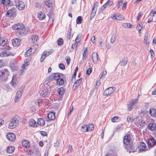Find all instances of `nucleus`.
<instances>
[{"label": "nucleus", "mask_w": 156, "mask_h": 156, "mask_svg": "<svg viewBox=\"0 0 156 156\" xmlns=\"http://www.w3.org/2000/svg\"><path fill=\"white\" fill-rule=\"evenodd\" d=\"M31 53V51L30 49H28L27 51H26L24 55L26 57H27L30 56Z\"/></svg>", "instance_id": "obj_39"}, {"label": "nucleus", "mask_w": 156, "mask_h": 156, "mask_svg": "<svg viewBox=\"0 0 156 156\" xmlns=\"http://www.w3.org/2000/svg\"><path fill=\"white\" fill-rule=\"evenodd\" d=\"M9 73L7 69H5L3 71H2L1 75L2 77L4 76L5 75L7 77L9 75Z\"/></svg>", "instance_id": "obj_30"}, {"label": "nucleus", "mask_w": 156, "mask_h": 156, "mask_svg": "<svg viewBox=\"0 0 156 156\" xmlns=\"http://www.w3.org/2000/svg\"><path fill=\"white\" fill-rule=\"evenodd\" d=\"M12 52L9 51H3L0 53V56L1 57H4L7 56H9L11 55Z\"/></svg>", "instance_id": "obj_19"}, {"label": "nucleus", "mask_w": 156, "mask_h": 156, "mask_svg": "<svg viewBox=\"0 0 156 156\" xmlns=\"http://www.w3.org/2000/svg\"><path fill=\"white\" fill-rule=\"evenodd\" d=\"M14 78V76H12V80L11 82H10V83H11V86L12 87H16V86L17 84L16 82L13 81Z\"/></svg>", "instance_id": "obj_38"}, {"label": "nucleus", "mask_w": 156, "mask_h": 156, "mask_svg": "<svg viewBox=\"0 0 156 156\" xmlns=\"http://www.w3.org/2000/svg\"><path fill=\"white\" fill-rule=\"evenodd\" d=\"M150 52L152 58H153V56H154V53L152 49H151L150 51Z\"/></svg>", "instance_id": "obj_63"}, {"label": "nucleus", "mask_w": 156, "mask_h": 156, "mask_svg": "<svg viewBox=\"0 0 156 156\" xmlns=\"http://www.w3.org/2000/svg\"><path fill=\"white\" fill-rule=\"evenodd\" d=\"M123 2V0H119V1L117 5V8H118L120 7L121 5L122 4Z\"/></svg>", "instance_id": "obj_46"}, {"label": "nucleus", "mask_w": 156, "mask_h": 156, "mask_svg": "<svg viewBox=\"0 0 156 156\" xmlns=\"http://www.w3.org/2000/svg\"><path fill=\"white\" fill-rule=\"evenodd\" d=\"M48 119L46 120L48 122L50 121L54 120L55 118V115L53 112H51L48 115Z\"/></svg>", "instance_id": "obj_14"}, {"label": "nucleus", "mask_w": 156, "mask_h": 156, "mask_svg": "<svg viewBox=\"0 0 156 156\" xmlns=\"http://www.w3.org/2000/svg\"><path fill=\"white\" fill-rule=\"evenodd\" d=\"M154 14H156V10L154 11L153 10H152L150 13V15L152 16H153Z\"/></svg>", "instance_id": "obj_56"}, {"label": "nucleus", "mask_w": 156, "mask_h": 156, "mask_svg": "<svg viewBox=\"0 0 156 156\" xmlns=\"http://www.w3.org/2000/svg\"><path fill=\"white\" fill-rule=\"evenodd\" d=\"M22 144L23 147H25L26 148H28L30 146V144L29 142L26 140H24L22 141Z\"/></svg>", "instance_id": "obj_17"}, {"label": "nucleus", "mask_w": 156, "mask_h": 156, "mask_svg": "<svg viewBox=\"0 0 156 156\" xmlns=\"http://www.w3.org/2000/svg\"><path fill=\"white\" fill-rule=\"evenodd\" d=\"M69 30H68V31L66 36L68 40H70L71 37L72 27L70 24L69 25Z\"/></svg>", "instance_id": "obj_27"}, {"label": "nucleus", "mask_w": 156, "mask_h": 156, "mask_svg": "<svg viewBox=\"0 0 156 156\" xmlns=\"http://www.w3.org/2000/svg\"><path fill=\"white\" fill-rule=\"evenodd\" d=\"M87 128L88 129V131H92L94 129V126L93 124H91L90 125H88V126H87Z\"/></svg>", "instance_id": "obj_36"}, {"label": "nucleus", "mask_w": 156, "mask_h": 156, "mask_svg": "<svg viewBox=\"0 0 156 156\" xmlns=\"http://www.w3.org/2000/svg\"><path fill=\"white\" fill-rule=\"evenodd\" d=\"M6 138L10 141H13L16 139V136L14 133L10 132L6 135Z\"/></svg>", "instance_id": "obj_11"}, {"label": "nucleus", "mask_w": 156, "mask_h": 156, "mask_svg": "<svg viewBox=\"0 0 156 156\" xmlns=\"http://www.w3.org/2000/svg\"><path fill=\"white\" fill-rule=\"evenodd\" d=\"M106 3L108 4V5L109 6L112 5L113 4V2L111 0H108Z\"/></svg>", "instance_id": "obj_54"}, {"label": "nucleus", "mask_w": 156, "mask_h": 156, "mask_svg": "<svg viewBox=\"0 0 156 156\" xmlns=\"http://www.w3.org/2000/svg\"><path fill=\"white\" fill-rule=\"evenodd\" d=\"M16 10L15 7H13L7 11L6 16L14 17L16 15Z\"/></svg>", "instance_id": "obj_4"}, {"label": "nucleus", "mask_w": 156, "mask_h": 156, "mask_svg": "<svg viewBox=\"0 0 156 156\" xmlns=\"http://www.w3.org/2000/svg\"><path fill=\"white\" fill-rule=\"evenodd\" d=\"M52 53V51H50L49 52H47L46 53L44 54V56L46 57L47 56L49 55L51 53Z\"/></svg>", "instance_id": "obj_62"}, {"label": "nucleus", "mask_w": 156, "mask_h": 156, "mask_svg": "<svg viewBox=\"0 0 156 156\" xmlns=\"http://www.w3.org/2000/svg\"><path fill=\"white\" fill-rule=\"evenodd\" d=\"M82 78H81L77 80H76L75 82V83H76L79 85H80L82 82Z\"/></svg>", "instance_id": "obj_49"}, {"label": "nucleus", "mask_w": 156, "mask_h": 156, "mask_svg": "<svg viewBox=\"0 0 156 156\" xmlns=\"http://www.w3.org/2000/svg\"><path fill=\"white\" fill-rule=\"evenodd\" d=\"M16 126L15 125L14 123H13L12 122H11L9 124V128L10 129H13L14 128H15Z\"/></svg>", "instance_id": "obj_37"}, {"label": "nucleus", "mask_w": 156, "mask_h": 156, "mask_svg": "<svg viewBox=\"0 0 156 156\" xmlns=\"http://www.w3.org/2000/svg\"><path fill=\"white\" fill-rule=\"evenodd\" d=\"M44 6L47 7L48 8H50L51 10L53 9V5L52 2L51 0H45L44 2Z\"/></svg>", "instance_id": "obj_8"}, {"label": "nucleus", "mask_w": 156, "mask_h": 156, "mask_svg": "<svg viewBox=\"0 0 156 156\" xmlns=\"http://www.w3.org/2000/svg\"><path fill=\"white\" fill-rule=\"evenodd\" d=\"M142 14L141 13V12H139L137 17V20L139 21L140 20V18L142 16Z\"/></svg>", "instance_id": "obj_59"}, {"label": "nucleus", "mask_w": 156, "mask_h": 156, "mask_svg": "<svg viewBox=\"0 0 156 156\" xmlns=\"http://www.w3.org/2000/svg\"><path fill=\"white\" fill-rule=\"evenodd\" d=\"M12 28L14 30H18L16 33L19 37L25 36L30 31L29 28H25V25L21 23L15 24L12 26Z\"/></svg>", "instance_id": "obj_1"}, {"label": "nucleus", "mask_w": 156, "mask_h": 156, "mask_svg": "<svg viewBox=\"0 0 156 156\" xmlns=\"http://www.w3.org/2000/svg\"><path fill=\"white\" fill-rule=\"evenodd\" d=\"M115 87H110L108 88L104 91L103 93L104 95L107 96L112 94L115 91Z\"/></svg>", "instance_id": "obj_6"}, {"label": "nucleus", "mask_w": 156, "mask_h": 156, "mask_svg": "<svg viewBox=\"0 0 156 156\" xmlns=\"http://www.w3.org/2000/svg\"><path fill=\"white\" fill-rule=\"evenodd\" d=\"M116 37L114 35H112V37L111 39V42L112 43H113L116 40Z\"/></svg>", "instance_id": "obj_50"}, {"label": "nucleus", "mask_w": 156, "mask_h": 156, "mask_svg": "<svg viewBox=\"0 0 156 156\" xmlns=\"http://www.w3.org/2000/svg\"><path fill=\"white\" fill-rule=\"evenodd\" d=\"M45 14L43 12H40L38 14V18L40 20H43L45 18Z\"/></svg>", "instance_id": "obj_20"}, {"label": "nucleus", "mask_w": 156, "mask_h": 156, "mask_svg": "<svg viewBox=\"0 0 156 156\" xmlns=\"http://www.w3.org/2000/svg\"><path fill=\"white\" fill-rule=\"evenodd\" d=\"M58 66L59 68L62 70H63L65 69V66L63 63L59 64Z\"/></svg>", "instance_id": "obj_48"}, {"label": "nucleus", "mask_w": 156, "mask_h": 156, "mask_svg": "<svg viewBox=\"0 0 156 156\" xmlns=\"http://www.w3.org/2000/svg\"><path fill=\"white\" fill-rule=\"evenodd\" d=\"M149 147L154 146L156 144V141L153 138H150L147 142Z\"/></svg>", "instance_id": "obj_12"}, {"label": "nucleus", "mask_w": 156, "mask_h": 156, "mask_svg": "<svg viewBox=\"0 0 156 156\" xmlns=\"http://www.w3.org/2000/svg\"><path fill=\"white\" fill-rule=\"evenodd\" d=\"M123 147L127 151L128 150H130L132 151L133 153L136 152L137 148L135 147L133 143H130L126 144L123 145Z\"/></svg>", "instance_id": "obj_3"}, {"label": "nucleus", "mask_w": 156, "mask_h": 156, "mask_svg": "<svg viewBox=\"0 0 156 156\" xmlns=\"http://www.w3.org/2000/svg\"><path fill=\"white\" fill-rule=\"evenodd\" d=\"M37 124L41 126H43L45 125V121L42 118H38L37 119Z\"/></svg>", "instance_id": "obj_18"}, {"label": "nucleus", "mask_w": 156, "mask_h": 156, "mask_svg": "<svg viewBox=\"0 0 156 156\" xmlns=\"http://www.w3.org/2000/svg\"><path fill=\"white\" fill-rule=\"evenodd\" d=\"M29 125L30 126L33 127H37V125L36 122L33 119H31L29 122Z\"/></svg>", "instance_id": "obj_22"}, {"label": "nucleus", "mask_w": 156, "mask_h": 156, "mask_svg": "<svg viewBox=\"0 0 156 156\" xmlns=\"http://www.w3.org/2000/svg\"><path fill=\"white\" fill-rule=\"evenodd\" d=\"M92 71V69L91 68H89L88 69H87L86 71V73L88 75H90Z\"/></svg>", "instance_id": "obj_53"}, {"label": "nucleus", "mask_w": 156, "mask_h": 156, "mask_svg": "<svg viewBox=\"0 0 156 156\" xmlns=\"http://www.w3.org/2000/svg\"><path fill=\"white\" fill-rule=\"evenodd\" d=\"M1 3L5 5H9L10 3V0H1Z\"/></svg>", "instance_id": "obj_33"}, {"label": "nucleus", "mask_w": 156, "mask_h": 156, "mask_svg": "<svg viewBox=\"0 0 156 156\" xmlns=\"http://www.w3.org/2000/svg\"><path fill=\"white\" fill-rule=\"evenodd\" d=\"M61 73H52L48 78L49 80L50 81H51L53 80H57V79L59 77L58 75H61Z\"/></svg>", "instance_id": "obj_9"}, {"label": "nucleus", "mask_w": 156, "mask_h": 156, "mask_svg": "<svg viewBox=\"0 0 156 156\" xmlns=\"http://www.w3.org/2000/svg\"><path fill=\"white\" fill-rule=\"evenodd\" d=\"M124 19V17L121 15H119L116 17V20H122Z\"/></svg>", "instance_id": "obj_47"}, {"label": "nucleus", "mask_w": 156, "mask_h": 156, "mask_svg": "<svg viewBox=\"0 0 156 156\" xmlns=\"http://www.w3.org/2000/svg\"><path fill=\"white\" fill-rule=\"evenodd\" d=\"M148 40V37L147 36L145 35L144 37V43H146L147 45V41Z\"/></svg>", "instance_id": "obj_60"}, {"label": "nucleus", "mask_w": 156, "mask_h": 156, "mask_svg": "<svg viewBox=\"0 0 156 156\" xmlns=\"http://www.w3.org/2000/svg\"><path fill=\"white\" fill-rule=\"evenodd\" d=\"M59 76L56 80V84L57 85L61 86L63 85L66 82L68 78L66 75L62 73L61 75H58Z\"/></svg>", "instance_id": "obj_2"}, {"label": "nucleus", "mask_w": 156, "mask_h": 156, "mask_svg": "<svg viewBox=\"0 0 156 156\" xmlns=\"http://www.w3.org/2000/svg\"><path fill=\"white\" fill-rule=\"evenodd\" d=\"M6 41H5V38L3 37L1 40H0V45L1 46H3L5 45V47L3 48V49L7 50H10L11 49V48L9 46H6V45H7L8 44L7 42L8 41L7 39H6Z\"/></svg>", "instance_id": "obj_7"}, {"label": "nucleus", "mask_w": 156, "mask_h": 156, "mask_svg": "<svg viewBox=\"0 0 156 156\" xmlns=\"http://www.w3.org/2000/svg\"><path fill=\"white\" fill-rule=\"evenodd\" d=\"M29 62H25V63L23 64V65H22V68H25V67L29 65Z\"/></svg>", "instance_id": "obj_58"}, {"label": "nucleus", "mask_w": 156, "mask_h": 156, "mask_svg": "<svg viewBox=\"0 0 156 156\" xmlns=\"http://www.w3.org/2000/svg\"><path fill=\"white\" fill-rule=\"evenodd\" d=\"M128 61V58L126 57H124L122 59L121 61L120 62V64L121 66H125L127 64Z\"/></svg>", "instance_id": "obj_21"}, {"label": "nucleus", "mask_w": 156, "mask_h": 156, "mask_svg": "<svg viewBox=\"0 0 156 156\" xmlns=\"http://www.w3.org/2000/svg\"><path fill=\"white\" fill-rule=\"evenodd\" d=\"M66 91V89L62 87L59 88L58 90V92L59 95H60L62 98L65 94Z\"/></svg>", "instance_id": "obj_15"}, {"label": "nucleus", "mask_w": 156, "mask_h": 156, "mask_svg": "<svg viewBox=\"0 0 156 156\" xmlns=\"http://www.w3.org/2000/svg\"><path fill=\"white\" fill-rule=\"evenodd\" d=\"M40 134L43 136H47L48 134L46 132L44 131H41L40 132Z\"/></svg>", "instance_id": "obj_51"}, {"label": "nucleus", "mask_w": 156, "mask_h": 156, "mask_svg": "<svg viewBox=\"0 0 156 156\" xmlns=\"http://www.w3.org/2000/svg\"><path fill=\"white\" fill-rule=\"evenodd\" d=\"M119 118V117L118 116H115L112 118L111 121L113 122H116L118 121L117 120Z\"/></svg>", "instance_id": "obj_41"}, {"label": "nucleus", "mask_w": 156, "mask_h": 156, "mask_svg": "<svg viewBox=\"0 0 156 156\" xmlns=\"http://www.w3.org/2000/svg\"><path fill=\"white\" fill-rule=\"evenodd\" d=\"M34 6L36 8H40L42 6V4L40 2H37L35 3Z\"/></svg>", "instance_id": "obj_42"}, {"label": "nucleus", "mask_w": 156, "mask_h": 156, "mask_svg": "<svg viewBox=\"0 0 156 156\" xmlns=\"http://www.w3.org/2000/svg\"><path fill=\"white\" fill-rule=\"evenodd\" d=\"M11 122H12L15 125L17 126L18 124V121L17 120V119L15 118L13 119L11 121Z\"/></svg>", "instance_id": "obj_44"}, {"label": "nucleus", "mask_w": 156, "mask_h": 156, "mask_svg": "<svg viewBox=\"0 0 156 156\" xmlns=\"http://www.w3.org/2000/svg\"><path fill=\"white\" fill-rule=\"evenodd\" d=\"M148 128L151 131L154 130L156 128V125L154 123H150L149 124Z\"/></svg>", "instance_id": "obj_28"}, {"label": "nucleus", "mask_w": 156, "mask_h": 156, "mask_svg": "<svg viewBox=\"0 0 156 156\" xmlns=\"http://www.w3.org/2000/svg\"><path fill=\"white\" fill-rule=\"evenodd\" d=\"M21 40L19 39L15 38L12 41V44L14 46H18L20 45Z\"/></svg>", "instance_id": "obj_16"}, {"label": "nucleus", "mask_w": 156, "mask_h": 156, "mask_svg": "<svg viewBox=\"0 0 156 156\" xmlns=\"http://www.w3.org/2000/svg\"><path fill=\"white\" fill-rule=\"evenodd\" d=\"M46 57L43 55V54L41 56V58H40V60L41 62H42L44 60L45 58Z\"/></svg>", "instance_id": "obj_64"}, {"label": "nucleus", "mask_w": 156, "mask_h": 156, "mask_svg": "<svg viewBox=\"0 0 156 156\" xmlns=\"http://www.w3.org/2000/svg\"><path fill=\"white\" fill-rule=\"evenodd\" d=\"M15 150V148L13 146H9L7 148L6 151L9 153H12Z\"/></svg>", "instance_id": "obj_23"}, {"label": "nucleus", "mask_w": 156, "mask_h": 156, "mask_svg": "<svg viewBox=\"0 0 156 156\" xmlns=\"http://www.w3.org/2000/svg\"><path fill=\"white\" fill-rule=\"evenodd\" d=\"M149 112L151 115L153 117L156 116V110L154 108L150 109Z\"/></svg>", "instance_id": "obj_29"}, {"label": "nucleus", "mask_w": 156, "mask_h": 156, "mask_svg": "<svg viewBox=\"0 0 156 156\" xmlns=\"http://www.w3.org/2000/svg\"><path fill=\"white\" fill-rule=\"evenodd\" d=\"M98 4V2H96L94 4L92 7L91 13H96Z\"/></svg>", "instance_id": "obj_25"}, {"label": "nucleus", "mask_w": 156, "mask_h": 156, "mask_svg": "<svg viewBox=\"0 0 156 156\" xmlns=\"http://www.w3.org/2000/svg\"><path fill=\"white\" fill-rule=\"evenodd\" d=\"M139 147H140V148L142 151H146V145L145 143L144 142H140L139 143Z\"/></svg>", "instance_id": "obj_24"}, {"label": "nucleus", "mask_w": 156, "mask_h": 156, "mask_svg": "<svg viewBox=\"0 0 156 156\" xmlns=\"http://www.w3.org/2000/svg\"><path fill=\"white\" fill-rule=\"evenodd\" d=\"M73 106L72 108H71L70 109L69 112V113L67 115V117H68V118L69 117V116L71 114V112L73 111Z\"/></svg>", "instance_id": "obj_57"}, {"label": "nucleus", "mask_w": 156, "mask_h": 156, "mask_svg": "<svg viewBox=\"0 0 156 156\" xmlns=\"http://www.w3.org/2000/svg\"><path fill=\"white\" fill-rule=\"evenodd\" d=\"M58 44V45H61L63 44V40L62 38H60L57 41Z\"/></svg>", "instance_id": "obj_43"}, {"label": "nucleus", "mask_w": 156, "mask_h": 156, "mask_svg": "<svg viewBox=\"0 0 156 156\" xmlns=\"http://www.w3.org/2000/svg\"><path fill=\"white\" fill-rule=\"evenodd\" d=\"M14 1L16 2V8L20 10H23L24 9L25 4L24 3L21 1H18L16 2V0Z\"/></svg>", "instance_id": "obj_5"}, {"label": "nucleus", "mask_w": 156, "mask_h": 156, "mask_svg": "<svg viewBox=\"0 0 156 156\" xmlns=\"http://www.w3.org/2000/svg\"><path fill=\"white\" fill-rule=\"evenodd\" d=\"M22 93L20 90L19 91H18L17 92L16 95V96L15 99V101L17 102V99L19 100L21 97L22 96Z\"/></svg>", "instance_id": "obj_26"}, {"label": "nucleus", "mask_w": 156, "mask_h": 156, "mask_svg": "<svg viewBox=\"0 0 156 156\" xmlns=\"http://www.w3.org/2000/svg\"><path fill=\"white\" fill-rule=\"evenodd\" d=\"M92 58L94 63L97 64L98 62V55L96 52H93L92 54Z\"/></svg>", "instance_id": "obj_13"}, {"label": "nucleus", "mask_w": 156, "mask_h": 156, "mask_svg": "<svg viewBox=\"0 0 156 156\" xmlns=\"http://www.w3.org/2000/svg\"><path fill=\"white\" fill-rule=\"evenodd\" d=\"M88 129L86 125H83L81 127V130L83 132H86L88 131Z\"/></svg>", "instance_id": "obj_40"}, {"label": "nucleus", "mask_w": 156, "mask_h": 156, "mask_svg": "<svg viewBox=\"0 0 156 156\" xmlns=\"http://www.w3.org/2000/svg\"><path fill=\"white\" fill-rule=\"evenodd\" d=\"M82 19L81 16H78L76 20V23L77 24H80L82 22Z\"/></svg>", "instance_id": "obj_34"}, {"label": "nucleus", "mask_w": 156, "mask_h": 156, "mask_svg": "<svg viewBox=\"0 0 156 156\" xmlns=\"http://www.w3.org/2000/svg\"><path fill=\"white\" fill-rule=\"evenodd\" d=\"M87 48H86L85 49L84 51V52L83 54V58L82 59L83 60H86L88 55V54H87Z\"/></svg>", "instance_id": "obj_32"}, {"label": "nucleus", "mask_w": 156, "mask_h": 156, "mask_svg": "<svg viewBox=\"0 0 156 156\" xmlns=\"http://www.w3.org/2000/svg\"><path fill=\"white\" fill-rule=\"evenodd\" d=\"M40 95L43 97H47L48 95V92L46 91H42L40 93Z\"/></svg>", "instance_id": "obj_35"}, {"label": "nucleus", "mask_w": 156, "mask_h": 156, "mask_svg": "<svg viewBox=\"0 0 156 156\" xmlns=\"http://www.w3.org/2000/svg\"><path fill=\"white\" fill-rule=\"evenodd\" d=\"M78 45V41H75V43L72 45V48L73 49H74L75 48H76Z\"/></svg>", "instance_id": "obj_52"}, {"label": "nucleus", "mask_w": 156, "mask_h": 156, "mask_svg": "<svg viewBox=\"0 0 156 156\" xmlns=\"http://www.w3.org/2000/svg\"><path fill=\"white\" fill-rule=\"evenodd\" d=\"M127 4V3L126 2H125L123 3V4L122 6V10H124L125 9L126 5Z\"/></svg>", "instance_id": "obj_61"}, {"label": "nucleus", "mask_w": 156, "mask_h": 156, "mask_svg": "<svg viewBox=\"0 0 156 156\" xmlns=\"http://www.w3.org/2000/svg\"><path fill=\"white\" fill-rule=\"evenodd\" d=\"M53 13V12L52 11V10H50V11H49V13L47 14V15L48 17L49 18V20H50V18L51 17Z\"/></svg>", "instance_id": "obj_45"}, {"label": "nucleus", "mask_w": 156, "mask_h": 156, "mask_svg": "<svg viewBox=\"0 0 156 156\" xmlns=\"http://www.w3.org/2000/svg\"><path fill=\"white\" fill-rule=\"evenodd\" d=\"M145 123V122L144 121L142 120L141 122H139V124L140 126H144Z\"/></svg>", "instance_id": "obj_55"}, {"label": "nucleus", "mask_w": 156, "mask_h": 156, "mask_svg": "<svg viewBox=\"0 0 156 156\" xmlns=\"http://www.w3.org/2000/svg\"><path fill=\"white\" fill-rule=\"evenodd\" d=\"M38 35H34L31 37L32 42L34 43L38 40Z\"/></svg>", "instance_id": "obj_31"}, {"label": "nucleus", "mask_w": 156, "mask_h": 156, "mask_svg": "<svg viewBox=\"0 0 156 156\" xmlns=\"http://www.w3.org/2000/svg\"><path fill=\"white\" fill-rule=\"evenodd\" d=\"M131 139L130 134H127L125 135L123 137V145H125L130 143Z\"/></svg>", "instance_id": "obj_10"}]
</instances>
